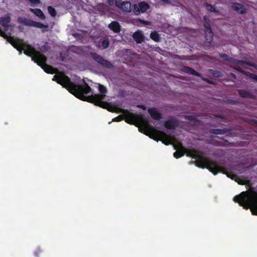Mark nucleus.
Masks as SVG:
<instances>
[{"label":"nucleus","mask_w":257,"mask_h":257,"mask_svg":"<svg viewBox=\"0 0 257 257\" xmlns=\"http://www.w3.org/2000/svg\"><path fill=\"white\" fill-rule=\"evenodd\" d=\"M122 112L125 121L128 123L134 124L138 126L141 132L155 140H160L165 145L172 144L175 149L182 150L181 144L177 142L174 137L154 127L142 115L135 114L127 110H123ZM184 154V153L181 151H177L174 153V156L176 158H179Z\"/></svg>","instance_id":"nucleus-1"},{"label":"nucleus","mask_w":257,"mask_h":257,"mask_svg":"<svg viewBox=\"0 0 257 257\" xmlns=\"http://www.w3.org/2000/svg\"><path fill=\"white\" fill-rule=\"evenodd\" d=\"M188 156L196 159V165L201 168H206L213 174H216L222 171V168L216 162L205 158L201 152L196 150H189L187 152Z\"/></svg>","instance_id":"nucleus-2"},{"label":"nucleus","mask_w":257,"mask_h":257,"mask_svg":"<svg viewBox=\"0 0 257 257\" xmlns=\"http://www.w3.org/2000/svg\"><path fill=\"white\" fill-rule=\"evenodd\" d=\"M233 201L244 209L249 208L252 215H257V194H238Z\"/></svg>","instance_id":"nucleus-3"},{"label":"nucleus","mask_w":257,"mask_h":257,"mask_svg":"<svg viewBox=\"0 0 257 257\" xmlns=\"http://www.w3.org/2000/svg\"><path fill=\"white\" fill-rule=\"evenodd\" d=\"M18 20L20 23H22L26 26L38 28L42 29L43 31H46L48 28L47 26L44 25L40 23L30 20H28L26 18H19Z\"/></svg>","instance_id":"nucleus-4"},{"label":"nucleus","mask_w":257,"mask_h":257,"mask_svg":"<svg viewBox=\"0 0 257 257\" xmlns=\"http://www.w3.org/2000/svg\"><path fill=\"white\" fill-rule=\"evenodd\" d=\"M204 20L205 21L204 27H205V38L206 40L210 42L212 41L213 38V32L211 29L210 25L208 22H209L208 17L207 16H204Z\"/></svg>","instance_id":"nucleus-5"},{"label":"nucleus","mask_w":257,"mask_h":257,"mask_svg":"<svg viewBox=\"0 0 257 257\" xmlns=\"http://www.w3.org/2000/svg\"><path fill=\"white\" fill-rule=\"evenodd\" d=\"M116 6L125 12H130L131 10V4L130 2L117 1L115 2Z\"/></svg>","instance_id":"nucleus-6"},{"label":"nucleus","mask_w":257,"mask_h":257,"mask_svg":"<svg viewBox=\"0 0 257 257\" xmlns=\"http://www.w3.org/2000/svg\"><path fill=\"white\" fill-rule=\"evenodd\" d=\"M134 7V13L136 15L139 14L140 12L145 13L150 8L149 5L145 2H141L138 6H135Z\"/></svg>","instance_id":"nucleus-7"},{"label":"nucleus","mask_w":257,"mask_h":257,"mask_svg":"<svg viewBox=\"0 0 257 257\" xmlns=\"http://www.w3.org/2000/svg\"><path fill=\"white\" fill-rule=\"evenodd\" d=\"M91 55L92 58L100 65L108 68H109L111 66V65L109 62L104 60L101 57L97 55L96 53H91Z\"/></svg>","instance_id":"nucleus-8"},{"label":"nucleus","mask_w":257,"mask_h":257,"mask_svg":"<svg viewBox=\"0 0 257 257\" xmlns=\"http://www.w3.org/2000/svg\"><path fill=\"white\" fill-rule=\"evenodd\" d=\"M10 17L9 15L0 18V24L4 28L5 31H7L11 27L10 25Z\"/></svg>","instance_id":"nucleus-9"},{"label":"nucleus","mask_w":257,"mask_h":257,"mask_svg":"<svg viewBox=\"0 0 257 257\" xmlns=\"http://www.w3.org/2000/svg\"><path fill=\"white\" fill-rule=\"evenodd\" d=\"M133 37L138 43H142L144 40V36L142 32L140 31L136 32L133 35Z\"/></svg>","instance_id":"nucleus-10"},{"label":"nucleus","mask_w":257,"mask_h":257,"mask_svg":"<svg viewBox=\"0 0 257 257\" xmlns=\"http://www.w3.org/2000/svg\"><path fill=\"white\" fill-rule=\"evenodd\" d=\"M94 42L96 43V45L101 49L106 48L109 44L108 41L107 40L103 39H100L98 42L96 41Z\"/></svg>","instance_id":"nucleus-11"},{"label":"nucleus","mask_w":257,"mask_h":257,"mask_svg":"<svg viewBox=\"0 0 257 257\" xmlns=\"http://www.w3.org/2000/svg\"><path fill=\"white\" fill-rule=\"evenodd\" d=\"M109 28L115 33H118L120 31V26L117 22L113 21L109 25Z\"/></svg>","instance_id":"nucleus-12"},{"label":"nucleus","mask_w":257,"mask_h":257,"mask_svg":"<svg viewBox=\"0 0 257 257\" xmlns=\"http://www.w3.org/2000/svg\"><path fill=\"white\" fill-rule=\"evenodd\" d=\"M232 8L234 11H235L237 13L241 14L244 13L245 11L244 7L242 5L238 4H234L232 6Z\"/></svg>","instance_id":"nucleus-13"},{"label":"nucleus","mask_w":257,"mask_h":257,"mask_svg":"<svg viewBox=\"0 0 257 257\" xmlns=\"http://www.w3.org/2000/svg\"><path fill=\"white\" fill-rule=\"evenodd\" d=\"M30 11L33 12L36 16L40 18V19L44 20L45 18V17L42 12V11L38 9H30Z\"/></svg>","instance_id":"nucleus-14"},{"label":"nucleus","mask_w":257,"mask_h":257,"mask_svg":"<svg viewBox=\"0 0 257 257\" xmlns=\"http://www.w3.org/2000/svg\"><path fill=\"white\" fill-rule=\"evenodd\" d=\"M151 116L156 119H158L160 118V114L155 108H150L148 110Z\"/></svg>","instance_id":"nucleus-15"},{"label":"nucleus","mask_w":257,"mask_h":257,"mask_svg":"<svg viewBox=\"0 0 257 257\" xmlns=\"http://www.w3.org/2000/svg\"><path fill=\"white\" fill-rule=\"evenodd\" d=\"M166 128L172 129L174 128L177 126L176 122L173 120L167 121L165 123Z\"/></svg>","instance_id":"nucleus-16"},{"label":"nucleus","mask_w":257,"mask_h":257,"mask_svg":"<svg viewBox=\"0 0 257 257\" xmlns=\"http://www.w3.org/2000/svg\"><path fill=\"white\" fill-rule=\"evenodd\" d=\"M183 70L187 73L195 75H198V73L194 70L191 69L190 68L185 67L183 68Z\"/></svg>","instance_id":"nucleus-17"},{"label":"nucleus","mask_w":257,"mask_h":257,"mask_svg":"<svg viewBox=\"0 0 257 257\" xmlns=\"http://www.w3.org/2000/svg\"><path fill=\"white\" fill-rule=\"evenodd\" d=\"M150 37L153 40L156 42L158 41L160 39L159 35L155 32L151 33Z\"/></svg>","instance_id":"nucleus-18"},{"label":"nucleus","mask_w":257,"mask_h":257,"mask_svg":"<svg viewBox=\"0 0 257 257\" xmlns=\"http://www.w3.org/2000/svg\"><path fill=\"white\" fill-rule=\"evenodd\" d=\"M48 11L49 12V13L52 16L55 17L56 15V12L54 8L53 7L49 6L48 8Z\"/></svg>","instance_id":"nucleus-19"},{"label":"nucleus","mask_w":257,"mask_h":257,"mask_svg":"<svg viewBox=\"0 0 257 257\" xmlns=\"http://www.w3.org/2000/svg\"><path fill=\"white\" fill-rule=\"evenodd\" d=\"M31 4L33 6H37L40 3V0H29Z\"/></svg>","instance_id":"nucleus-20"},{"label":"nucleus","mask_w":257,"mask_h":257,"mask_svg":"<svg viewBox=\"0 0 257 257\" xmlns=\"http://www.w3.org/2000/svg\"><path fill=\"white\" fill-rule=\"evenodd\" d=\"M206 8L207 10H208L209 11H210L211 12H215V8L213 6H212V5H209V4H206Z\"/></svg>","instance_id":"nucleus-21"},{"label":"nucleus","mask_w":257,"mask_h":257,"mask_svg":"<svg viewBox=\"0 0 257 257\" xmlns=\"http://www.w3.org/2000/svg\"><path fill=\"white\" fill-rule=\"evenodd\" d=\"M42 252L40 248H38L34 252V255L36 257H38L39 255Z\"/></svg>","instance_id":"nucleus-22"},{"label":"nucleus","mask_w":257,"mask_h":257,"mask_svg":"<svg viewBox=\"0 0 257 257\" xmlns=\"http://www.w3.org/2000/svg\"><path fill=\"white\" fill-rule=\"evenodd\" d=\"M122 119V117L120 115V116H118L117 117H116L112 119V121H120Z\"/></svg>","instance_id":"nucleus-23"},{"label":"nucleus","mask_w":257,"mask_h":257,"mask_svg":"<svg viewBox=\"0 0 257 257\" xmlns=\"http://www.w3.org/2000/svg\"><path fill=\"white\" fill-rule=\"evenodd\" d=\"M239 94H240V95H241L243 97H246L247 95V94L246 93V92H245L243 91H240Z\"/></svg>","instance_id":"nucleus-24"},{"label":"nucleus","mask_w":257,"mask_h":257,"mask_svg":"<svg viewBox=\"0 0 257 257\" xmlns=\"http://www.w3.org/2000/svg\"><path fill=\"white\" fill-rule=\"evenodd\" d=\"M40 50L41 51H46L47 50V48H46L45 46H44V47H42L40 48Z\"/></svg>","instance_id":"nucleus-25"},{"label":"nucleus","mask_w":257,"mask_h":257,"mask_svg":"<svg viewBox=\"0 0 257 257\" xmlns=\"http://www.w3.org/2000/svg\"><path fill=\"white\" fill-rule=\"evenodd\" d=\"M250 77L253 78V79H254L255 80H257V76L254 75V74H250Z\"/></svg>","instance_id":"nucleus-26"},{"label":"nucleus","mask_w":257,"mask_h":257,"mask_svg":"<svg viewBox=\"0 0 257 257\" xmlns=\"http://www.w3.org/2000/svg\"><path fill=\"white\" fill-rule=\"evenodd\" d=\"M236 181L238 182V183L239 184H243L244 183V181L243 180H239V181H237L236 179H235Z\"/></svg>","instance_id":"nucleus-27"},{"label":"nucleus","mask_w":257,"mask_h":257,"mask_svg":"<svg viewBox=\"0 0 257 257\" xmlns=\"http://www.w3.org/2000/svg\"><path fill=\"white\" fill-rule=\"evenodd\" d=\"M144 25H148L149 24V23L147 21H141Z\"/></svg>","instance_id":"nucleus-28"},{"label":"nucleus","mask_w":257,"mask_h":257,"mask_svg":"<svg viewBox=\"0 0 257 257\" xmlns=\"http://www.w3.org/2000/svg\"><path fill=\"white\" fill-rule=\"evenodd\" d=\"M162 1H163L164 2H166V3H171V0H161Z\"/></svg>","instance_id":"nucleus-29"},{"label":"nucleus","mask_w":257,"mask_h":257,"mask_svg":"<svg viewBox=\"0 0 257 257\" xmlns=\"http://www.w3.org/2000/svg\"><path fill=\"white\" fill-rule=\"evenodd\" d=\"M217 132H216L215 133L216 134H221V133L220 132V131L219 130H217L216 131Z\"/></svg>","instance_id":"nucleus-30"},{"label":"nucleus","mask_w":257,"mask_h":257,"mask_svg":"<svg viewBox=\"0 0 257 257\" xmlns=\"http://www.w3.org/2000/svg\"><path fill=\"white\" fill-rule=\"evenodd\" d=\"M109 3L111 5L113 4V2L111 3L110 2H109Z\"/></svg>","instance_id":"nucleus-31"},{"label":"nucleus","mask_w":257,"mask_h":257,"mask_svg":"<svg viewBox=\"0 0 257 257\" xmlns=\"http://www.w3.org/2000/svg\"><path fill=\"white\" fill-rule=\"evenodd\" d=\"M73 48V50H75V49H77V47H74Z\"/></svg>","instance_id":"nucleus-32"},{"label":"nucleus","mask_w":257,"mask_h":257,"mask_svg":"<svg viewBox=\"0 0 257 257\" xmlns=\"http://www.w3.org/2000/svg\"><path fill=\"white\" fill-rule=\"evenodd\" d=\"M241 193H248V192L247 191H243V192H241Z\"/></svg>","instance_id":"nucleus-33"}]
</instances>
